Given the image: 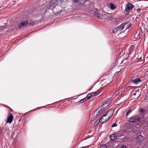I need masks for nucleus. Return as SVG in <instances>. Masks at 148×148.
<instances>
[{
  "mask_svg": "<svg viewBox=\"0 0 148 148\" xmlns=\"http://www.w3.org/2000/svg\"><path fill=\"white\" fill-rule=\"evenodd\" d=\"M148 58V56L147 57V58Z\"/></svg>",
  "mask_w": 148,
  "mask_h": 148,
  "instance_id": "34",
  "label": "nucleus"
},
{
  "mask_svg": "<svg viewBox=\"0 0 148 148\" xmlns=\"http://www.w3.org/2000/svg\"><path fill=\"white\" fill-rule=\"evenodd\" d=\"M27 21H25L22 22L18 24V27L19 28L24 27L27 25Z\"/></svg>",
  "mask_w": 148,
  "mask_h": 148,
  "instance_id": "5",
  "label": "nucleus"
},
{
  "mask_svg": "<svg viewBox=\"0 0 148 148\" xmlns=\"http://www.w3.org/2000/svg\"><path fill=\"white\" fill-rule=\"evenodd\" d=\"M136 93H134L133 94V95H136Z\"/></svg>",
  "mask_w": 148,
  "mask_h": 148,
  "instance_id": "32",
  "label": "nucleus"
},
{
  "mask_svg": "<svg viewBox=\"0 0 148 148\" xmlns=\"http://www.w3.org/2000/svg\"><path fill=\"white\" fill-rule=\"evenodd\" d=\"M121 148H127L125 146H122L121 147Z\"/></svg>",
  "mask_w": 148,
  "mask_h": 148,
  "instance_id": "30",
  "label": "nucleus"
},
{
  "mask_svg": "<svg viewBox=\"0 0 148 148\" xmlns=\"http://www.w3.org/2000/svg\"><path fill=\"white\" fill-rule=\"evenodd\" d=\"M131 26H132L131 24H129V25H127L126 27V29H129Z\"/></svg>",
  "mask_w": 148,
  "mask_h": 148,
  "instance_id": "17",
  "label": "nucleus"
},
{
  "mask_svg": "<svg viewBox=\"0 0 148 148\" xmlns=\"http://www.w3.org/2000/svg\"><path fill=\"white\" fill-rule=\"evenodd\" d=\"M103 110H104L103 108H102L101 107V108L100 109V110L99 111V114L101 113Z\"/></svg>",
  "mask_w": 148,
  "mask_h": 148,
  "instance_id": "21",
  "label": "nucleus"
},
{
  "mask_svg": "<svg viewBox=\"0 0 148 148\" xmlns=\"http://www.w3.org/2000/svg\"><path fill=\"white\" fill-rule=\"evenodd\" d=\"M90 95L88 94V95L86 97V98H87V100L88 99H90V98H91V96H90Z\"/></svg>",
  "mask_w": 148,
  "mask_h": 148,
  "instance_id": "20",
  "label": "nucleus"
},
{
  "mask_svg": "<svg viewBox=\"0 0 148 148\" xmlns=\"http://www.w3.org/2000/svg\"><path fill=\"white\" fill-rule=\"evenodd\" d=\"M136 139L138 140V142H139L141 140H142V136L141 135H138Z\"/></svg>",
  "mask_w": 148,
  "mask_h": 148,
  "instance_id": "12",
  "label": "nucleus"
},
{
  "mask_svg": "<svg viewBox=\"0 0 148 148\" xmlns=\"http://www.w3.org/2000/svg\"><path fill=\"white\" fill-rule=\"evenodd\" d=\"M93 92L95 93V95H98L100 93L99 91V90L97 91L96 92Z\"/></svg>",
  "mask_w": 148,
  "mask_h": 148,
  "instance_id": "18",
  "label": "nucleus"
},
{
  "mask_svg": "<svg viewBox=\"0 0 148 148\" xmlns=\"http://www.w3.org/2000/svg\"><path fill=\"white\" fill-rule=\"evenodd\" d=\"M134 7V5L132 3H128L126 5L125 11H128Z\"/></svg>",
  "mask_w": 148,
  "mask_h": 148,
  "instance_id": "4",
  "label": "nucleus"
},
{
  "mask_svg": "<svg viewBox=\"0 0 148 148\" xmlns=\"http://www.w3.org/2000/svg\"><path fill=\"white\" fill-rule=\"evenodd\" d=\"M13 119V116L12 115H10L7 118V123H11Z\"/></svg>",
  "mask_w": 148,
  "mask_h": 148,
  "instance_id": "7",
  "label": "nucleus"
},
{
  "mask_svg": "<svg viewBox=\"0 0 148 148\" xmlns=\"http://www.w3.org/2000/svg\"><path fill=\"white\" fill-rule=\"evenodd\" d=\"M119 94H118V91H117V92H115L114 95H115V96H116Z\"/></svg>",
  "mask_w": 148,
  "mask_h": 148,
  "instance_id": "28",
  "label": "nucleus"
},
{
  "mask_svg": "<svg viewBox=\"0 0 148 148\" xmlns=\"http://www.w3.org/2000/svg\"><path fill=\"white\" fill-rule=\"evenodd\" d=\"M90 95V96H91V97H93V96H95V93H94L92 92L89 94Z\"/></svg>",
  "mask_w": 148,
  "mask_h": 148,
  "instance_id": "23",
  "label": "nucleus"
},
{
  "mask_svg": "<svg viewBox=\"0 0 148 148\" xmlns=\"http://www.w3.org/2000/svg\"><path fill=\"white\" fill-rule=\"evenodd\" d=\"M126 23H122L120 26H118L114 29V30L116 31H121L124 28Z\"/></svg>",
  "mask_w": 148,
  "mask_h": 148,
  "instance_id": "3",
  "label": "nucleus"
},
{
  "mask_svg": "<svg viewBox=\"0 0 148 148\" xmlns=\"http://www.w3.org/2000/svg\"><path fill=\"white\" fill-rule=\"evenodd\" d=\"M99 122H100V120H97L94 123V125H97L99 123Z\"/></svg>",
  "mask_w": 148,
  "mask_h": 148,
  "instance_id": "15",
  "label": "nucleus"
},
{
  "mask_svg": "<svg viewBox=\"0 0 148 148\" xmlns=\"http://www.w3.org/2000/svg\"><path fill=\"white\" fill-rule=\"evenodd\" d=\"M139 111L140 112L143 113L144 112V110L142 108H140L139 110Z\"/></svg>",
  "mask_w": 148,
  "mask_h": 148,
  "instance_id": "19",
  "label": "nucleus"
},
{
  "mask_svg": "<svg viewBox=\"0 0 148 148\" xmlns=\"http://www.w3.org/2000/svg\"><path fill=\"white\" fill-rule=\"evenodd\" d=\"M110 102L106 101L101 106V107L103 108L106 107L110 104Z\"/></svg>",
  "mask_w": 148,
  "mask_h": 148,
  "instance_id": "9",
  "label": "nucleus"
},
{
  "mask_svg": "<svg viewBox=\"0 0 148 148\" xmlns=\"http://www.w3.org/2000/svg\"><path fill=\"white\" fill-rule=\"evenodd\" d=\"M103 19L108 20V21H110L112 20V17L110 16V14L107 13L102 15Z\"/></svg>",
  "mask_w": 148,
  "mask_h": 148,
  "instance_id": "2",
  "label": "nucleus"
},
{
  "mask_svg": "<svg viewBox=\"0 0 148 148\" xmlns=\"http://www.w3.org/2000/svg\"><path fill=\"white\" fill-rule=\"evenodd\" d=\"M87 98H86V97L84 98L83 99H82L81 100H80V101L81 103L83 102L86 101L87 100Z\"/></svg>",
  "mask_w": 148,
  "mask_h": 148,
  "instance_id": "14",
  "label": "nucleus"
},
{
  "mask_svg": "<svg viewBox=\"0 0 148 148\" xmlns=\"http://www.w3.org/2000/svg\"><path fill=\"white\" fill-rule=\"evenodd\" d=\"M117 125L116 123H114L113 124L112 126V127H116L117 126Z\"/></svg>",
  "mask_w": 148,
  "mask_h": 148,
  "instance_id": "29",
  "label": "nucleus"
},
{
  "mask_svg": "<svg viewBox=\"0 0 148 148\" xmlns=\"http://www.w3.org/2000/svg\"><path fill=\"white\" fill-rule=\"evenodd\" d=\"M95 16L97 17L98 18H100V16L99 14H95Z\"/></svg>",
  "mask_w": 148,
  "mask_h": 148,
  "instance_id": "26",
  "label": "nucleus"
},
{
  "mask_svg": "<svg viewBox=\"0 0 148 148\" xmlns=\"http://www.w3.org/2000/svg\"><path fill=\"white\" fill-rule=\"evenodd\" d=\"M110 7L111 9H114L116 7L115 5L114 4L112 3H111L110 4Z\"/></svg>",
  "mask_w": 148,
  "mask_h": 148,
  "instance_id": "13",
  "label": "nucleus"
},
{
  "mask_svg": "<svg viewBox=\"0 0 148 148\" xmlns=\"http://www.w3.org/2000/svg\"><path fill=\"white\" fill-rule=\"evenodd\" d=\"M132 111L131 109L129 110L127 113V115H128Z\"/></svg>",
  "mask_w": 148,
  "mask_h": 148,
  "instance_id": "22",
  "label": "nucleus"
},
{
  "mask_svg": "<svg viewBox=\"0 0 148 148\" xmlns=\"http://www.w3.org/2000/svg\"><path fill=\"white\" fill-rule=\"evenodd\" d=\"M100 148H107L106 146L105 145H103L101 146Z\"/></svg>",
  "mask_w": 148,
  "mask_h": 148,
  "instance_id": "24",
  "label": "nucleus"
},
{
  "mask_svg": "<svg viewBox=\"0 0 148 148\" xmlns=\"http://www.w3.org/2000/svg\"><path fill=\"white\" fill-rule=\"evenodd\" d=\"M110 137L111 140H114L117 137V136L116 134H113L111 135Z\"/></svg>",
  "mask_w": 148,
  "mask_h": 148,
  "instance_id": "11",
  "label": "nucleus"
},
{
  "mask_svg": "<svg viewBox=\"0 0 148 148\" xmlns=\"http://www.w3.org/2000/svg\"><path fill=\"white\" fill-rule=\"evenodd\" d=\"M73 1L75 3L79 1H85L86 0H73Z\"/></svg>",
  "mask_w": 148,
  "mask_h": 148,
  "instance_id": "16",
  "label": "nucleus"
},
{
  "mask_svg": "<svg viewBox=\"0 0 148 148\" xmlns=\"http://www.w3.org/2000/svg\"><path fill=\"white\" fill-rule=\"evenodd\" d=\"M114 30H112V32H113V33H114Z\"/></svg>",
  "mask_w": 148,
  "mask_h": 148,
  "instance_id": "33",
  "label": "nucleus"
},
{
  "mask_svg": "<svg viewBox=\"0 0 148 148\" xmlns=\"http://www.w3.org/2000/svg\"><path fill=\"white\" fill-rule=\"evenodd\" d=\"M136 93H136V94L137 93H139V91H138V90H136Z\"/></svg>",
  "mask_w": 148,
  "mask_h": 148,
  "instance_id": "31",
  "label": "nucleus"
},
{
  "mask_svg": "<svg viewBox=\"0 0 148 148\" xmlns=\"http://www.w3.org/2000/svg\"><path fill=\"white\" fill-rule=\"evenodd\" d=\"M114 112V110L112 109L109 110L105 113L101 117L100 120V122L104 123L107 121L112 116Z\"/></svg>",
  "mask_w": 148,
  "mask_h": 148,
  "instance_id": "1",
  "label": "nucleus"
},
{
  "mask_svg": "<svg viewBox=\"0 0 148 148\" xmlns=\"http://www.w3.org/2000/svg\"><path fill=\"white\" fill-rule=\"evenodd\" d=\"M141 9L140 8H138L137 10V12H138V13H140V12Z\"/></svg>",
  "mask_w": 148,
  "mask_h": 148,
  "instance_id": "27",
  "label": "nucleus"
},
{
  "mask_svg": "<svg viewBox=\"0 0 148 148\" xmlns=\"http://www.w3.org/2000/svg\"><path fill=\"white\" fill-rule=\"evenodd\" d=\"M140 119V118H131L129 119V121L132 123H134L136 121H139Z\"/></svg>",
  "mask_w": 148,
  "mask_h": 148,
  "instance_id": "6",
  "label": "nucleus"
},
{
  "mask_svg": "<svg viewBox=\"0 0 148 148\" xmlns=\"http://www.w3.org/2000/svg\"><path fill=\"white\" fill-rule=\"evenodd\" d=\"M134 37L136 39H139L140 37V32L139 31L137 32L135 34Z\"/></svg>",
  "mask_w": 148,
  "mask_h": 148,
  "instance_id": "10",
  "label": "nucleus"
},
{
  "mask_svg": "<svg viewBox=\"0 0 148 148\" xmlns=\"http://www.w3.org/2000/svg\"><path fill=\"white\" fill-rule=\"evenodd\" d=\"M141 81L140 80V79L138 78H137L134 79L132 80V82L134 83V84H137L139 82H141Z\"/></svg>",
  "mask_w": 148,
  "mask_h": 148,
  "instance_id": "8",
  "label": "nucleus"
},
{
  "mask_svg": "<svg viewBox=\"0 0 148 148\" xmlns=\"http://www.w3.org/2000/svg\"><path fill=\"white\" fill-rule=\"evenodd\" d=\"M122 92V90L121 89H120L118 91V94H120L121 93V92Z\"/></svg>",
  "mask_w": 148,
  "mask_h": 148,
  "instance_id": "25",
  "label": "nucleus"
}]
</instances>
